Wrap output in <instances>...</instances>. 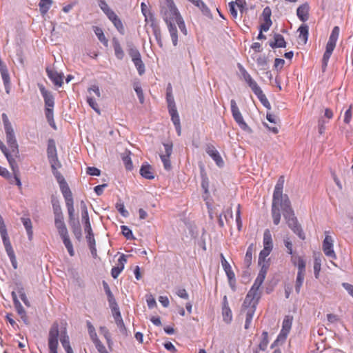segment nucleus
Segmentation results:
<instances>
[{"instance_id":"obj_10","label":"nucleus","mask_w":353,"mask_h":353,"mask_svg":"<svg viewBox=\"0 0 353 353\" xmlns=\"http://www.w3.org/2000/svg\"><path fill=\"white\" fill-rule=\"evenodd\" d=\"M230 105H231V112L232 117L234 119V121L236 122V123L239 125V127L245 130L250 132L251 129L248 125V124L245 122L243 117L236 105V103L235 100L232 99L230 101Z\"/></svg>"},{"instance_id":"obj_5","label":"nucleus","mask_w":353,"mask_h":353,"mask_svg":"<svg viewBox=\"0 0 353 353\" xmlns=\"http://www.w3.org/2000/svg\"><path fill=\"white\" fill-rule=\"evenodd\" d=\"M1 117L6 133V142L10 148V152L13 154L14 156L18 157V144L14 129L8 119L7 114L6 113H3Z\"/></svg>"},{"instance_id":"obj_38","label":"nucleus","mask_w":353,"mask_h":353,"mask_svg":"<svg viewBox=\"0 0 353 353\" xmlns=\"http://www.w3.org/2000/svg\"><path fill=\"white\" fill-rule=\"evenodd\" d=\"M93 30L97 35L98 39L103 43L105 47L108 46V40L105 37L102 28L98 26H93Z\"/></svg>"},{"instance_id":"obj_25","label":"nucleus","mask_w":353,"mask_h":353,"mask_svg":"<svg viewBox=\"0 0 353 353\" xmlns=\"http://www.w3.org/2000/svg\"><path fill=\"white\" fill-rule=\"evenodd\" d=\"M86 232V239L88 243L89 248L90 250L91 254L94 258L97 256V251L96 248V241L94 236V233L92 230H85Z\"/></svg>"},{"instance_id":"obj_45","label":"nucleus","mask_w":353,"mask_h":353,"mask_svg":"<svg viewBox=\"0 0 353 353\" xmlns=\"http://www.w3.org/2000/svg\"><path fill=\"white\" fill-rule=\"evenodd\" d=\"M115 321H116L117 327L120 329L121 332L123 335L127 336L128 335L127 330L124 325L123 321L121 319V314L119 312H118L117 313V315L115 316Z\"/></svg>"},{"instance_id":"obj_37","label":"nucleus","mask_w":353,"mask_h":353,"mask_svg":"<svg viewBox=\"0 0 353 353\" xmlns=\"http://www.w3.org/2000/svg\"><path fill=\"white\" fill-rule=\"evenodd\" d=\"M321 269V254L315 253L314 254V272L316 279L319 276V273Z\"/></svg>"},{"instance_id":"obj_53","label":"nucleus","mask_w":353,"mask_h":353,"mask_svg":"<svg viewBox=\"0 0 353 353\" xmlns=\"http://www.w3.org/2000/svg\"><path fill=\"white\" fill-rule=\"evenodd\" d=\"M99 5L100 8L105 14L106 16L109 15L113 10L109 7L108 3L104 0H99Z\"/></svg>"},{"instance_id":"obj_22","label":"nucleus","mask_w":353,"mask_h":353,"mask_svg":"<svg viewBox=\"0 0 353 353\" xmlns=\"http://www.w3.org/2000/svg\"><path fill=\"white\" fill-rule=\"evenodd\" d=\"M68 215H69L70 225L71 226L72 232H73L74 236L78 240H80L81 238V236H82V233H81V228L79 225V223L78 221H75L74 217V213H72V216L71 217L68 210ZM73 212H74V208H73Z\"/></svg>"},{"instance_id":"obj_16","label":"nucleus","mask_w":353,"mask_h":353,"mask_svg":"<svg viewBox=\"0 0 353 353\" xmlns=\"http://www.w3.org/2000/svg\"><path fill=\"white\" fill-rule=\"evenodd\" d=\"M9 165L12 170L13 176L10 175L8 181L10 184H16L19 188H21V181L19 178V169L15 159H9Z\"/></svg>"},{"instance_id":"obj_39","label":"nucleus","mask_w":353,"mask_h":353,"mask_svg":"<svg viewBox=\"0 0 353 353\" xmlns=\"http://www.w3.org/2000/svg\"><path fill=\"white\" fill-rule=\"evenodd\" d=\"M299 32V37L304 44L307 43L309 34V28L306 24H302L298 29Z\"/></svg>"},{"instance_id":"obj_63","label":"nucleus","mask_w":353,"mask_h":353,"mask_svg":"<svg viewBox=\"0 0 353 353\" xmlns=\"http://www.w3.org/2000/svg\"><path fill=\"white\" fill-rule=\"evenodd\" d=\"M129 55L131 57L132 61L138 59L141 57L139 51L136 48L130 49Z\"/></svg>"},{"instance_id":"obj_15","label":"nucleus","mask_w":353,"mask_h":353,"mask_svg":"<svg viewBox=\"0 0 353 353\" xmlns=\"http://www.w3.org/2000/svg\"><path fill=\"white\" fill-rule=\"evenodd\" d=\"M46 72L54 86L61 87L63 85L64 76L62 72H58L54 68H46Z\"/></svg>"},{"instance_id":"obj_33","label":"nucleus","mask_w":353,"mask_h":353,"mask_svg":"<svg viewBox=\"0 0 353 353\" xmlns=\"http://www.w3.org/2000/svg\"><path fill=\"white\" fill-rule=\"evenodd\" d=\"M270 46L272 48H285L286 42L281 34H275L274 35V41H271Z\"/></svg>"},{"instance_id":"obj_23","label":"nucleus","mask_w":353,"mask_h":353,"mask_svg":"<svg viewBox=\"0 0 353 353\" xmlns=\"http://www.w3.org/2000/svg\"><path fill=\"white\" fill-rule=\"evenodd\" d=\"M108 18L111 21L114 27L119 31V32L121 34H124L125 28L123 24L122 21L118 17V15L113 11L109 15L107 16Z\"/></svg>"},{"instance_id":"obj_11","label":"nucleus","mask_w":353,"mask_h":353,"mask_svg":"<svg viewBox=\"0 0 353 353\" xmlns=\"http://www.w3.org/2000/svg\"><path fill=\"white\" fill-rule=\"evenodd\" d=\"M59 326L54 323L50 328L48 339V347L50 353H57Z\"/></svg>"},{"instance_id":"obj_64","label":"nucleus","mask_w":353,"mask_h":353,"mask_svg":"<svg viewBox=\"0 0 353 353\" xmlns=\"http://www.w3.org/2000/svg\"><path fill=\"white\" fill-rule=\"evenodd\" d=\"M86 173L90 176H99L101 171L95 167H88L86 169Z\"/></svg>"},{"instance_id":"obj_13","label":"nucleus","mask_w":353,"mask_h":353,"mask_svg":"<svg viewBox=\"0 0 353 353\" xmlns=\"http://www.w3.org/2000/svg\"><path fill=\"white\" fill-rule=\"evenodd\" d=\"M257 304L258 303H246V299L244 300L243 310L245 312V329L246 330L250 326Z\"/></svg>"},{"instance_id":"obj_2","label":"nucleus","mask_w":353,"mask_h":353,"mask_svg":"<svg viewBox=\"0 0 353 353\" xmlns=\"http://www.w3.org/2000/svg\"><path fill=\"white\" fill-rule=\"evenodd\" d=\"M47 153L52 171L59 184L61 192L65 201V205L72 217L73 213L72 194L64 177L58 172V169L61 168L62 165L57 157L55 142L52 139L48 140Z\"/></svg>"},{"instance_id":"obj_4","label":"nucleus","mask_w":353,"mask_h":353,"mask_svg":"<svg viewBox=\"0 0 353 353\" xmlns=\"http://www.w3.org/2000/svg\"><path fill=\"white\" fill-rule=\"evenodd\" d=\"M266 273L267 268L263 265L254 284L245 296L246 303H252H252L259 302L261 296L259 289L265 279Z\"/></svg>"},{"instance_id":"obj_32","label":"nucleus","mask_w":353,"mask_h":353,"mask_svg":"<svg viewBox=\"0 0 353 353\" xmlns=\"http://www.w3.org/2000/svg\"><path fill=\"white\" fill-rule=\"evenodd\" d=\"M112 46L116 57L119 60H122L124 58L125 52L118 39L115 37L112 39Z\"/></svg>"},{"instance_id":"obj_8","label":"nucleus","mask_w":353,"mask_h":353,"mask_svg":"<svg viewBox=\"0 0 353 353\" xmlns=\"http://www.w3.org/2000/svg\"><path fill=\"white\" fill-rule=\"evenodd\" d=\"M339 31L340 30L338 26L334 27L329 37L322 59V67L323 70L327 68L329 59L336 47V41L339 36Z\"/></svg>"},{"instance_id":"obj_62","label":"nucleus","mask_w":353,"mask_h":353,"mask_svg":"<svg viewBox=\"0 0 353 353\" xmlns=\"http://www.w3.org/2000/svg\"><path fill=\"white\" fill-rule=\"evenodd\" d=\"M352 117V105H350L347 110L345 112L343 121L346 124H349L351 121Z\"/></svg>"},{"instance_id":"obj_1","label":"nucleus","mask_w":353,"mask_h":353,"mask_svg":"<svg viewBox=\"0 0 353 353\" xmlns=\"http://www.w3.org/2000/svg\"><path fill=\"white\" fill-rule=\"evenodd\" d=\"M284 182V176H281L274 187L272 203L273 222L275 225H278L280 223V210H281L289 228H290L301 239L304 240L305 239V233L294 215L288 196L283 193Z\"/></svg>"},{"instance_id":"obj_43","label":"nucleus","mask_w":353,"mask_h":353,"mask_svg":"<svg viewBox=\"0 0 353 353\" xmlns=\"http://www.w3.org/2000/svg\"><path fill=\"white\" fill-rule=\"evenodd\" d=\"M82 219L84 221V229L85 230H92L91 224L89 219L88 212L86 206L84 205V208L81 212Z\"/></svg>"},{"instance_id":"obj_9","label":"nucleus","mask_w":353,"mask_h":353,"mask_svg":"<svg viewBox=\"0 0 353 353\" xmlns=\"http://www.w3.org/2000/svg\"><path fill=\"white\" fill-rule=\"evenodd\" d=\"M54 106V97L50 93L46 92V117L49 125L57 130V126L54 121L53 108Z\"/></svg>"},{"instance_id":"obj_48","label":"nucleus","mask_w":353,"mask_h":353,"mask_svg":"<svg viewBox=\"0 0 353 353\" xmlns=\"http://www.w3.org/2000/svg\"><path fill=\"white\" fill-rule=\"evenodd\" d=\"M132 61L136 66L139 74L142 75L145 72V65L141 59V57Z\"/></svg>"},{"instance_id":"obj_36","label":"nucleus","mask_w":353,"mask_h":353,"mask_svg":"<svg viewBox=\"0 0 353 353\" xmlns=\"http://www.w3.org/2000/svg\"><path fill=\"white\" fill-rule=\"evenodd\" d=\"M263 248L272 250L273 243L272 239V234L269 230H265L263 233Z\"/></svg>"},{"instance_id":"obj_54","label":"nucleus","mask_w":353,"mask_h":353,"mask_svg":"<svg viewBox=\"0 0 353 353\" xmlns=\"http://www.w3.org/2000/svg\"><path fill=\"white\" fill-rule=\"evenodd\" d=\"M122 160L125 168L128 170H131L133 168V165L130 154H123L122 157Z\"/></svg>"},{"instance_id":"obj_19","label":"nucleus","mask_w":353,"mask_h":353,"mask_svg":"<svg viewBox=\"0 0 353 353\" xmlns=\"http://www.w3.org/2000/svg\"><path fill=\"white\" fill-rule=\"evenodd\" d=\"M240 71L244 81L248 83L254 93L256 92L261 89L257 83L252 78L250 74L242 66L240 67Z\"/></svg>"},{"instance_id":"obj_3","label":"nucleus","mask_w":353,"mask_h":353,"mask_svg":"<svg viewBox=\"0 0 353 353\" xmlns=\"http://www.w3.org/2000/svg\"><path fill=\"white\" fill-rule=\"evenodd\" d=\"M167 7L163 10V19L168 26L173 45L178 43L177 28L176 23L182 18L173 0H165Z\"/></svg>"},{"instance_id":"obj_18","label":"nucleus","mask_w":353,"mask_h":353,"mask_svg":"<svg viewBox=\"0 0 353 353\" xmlns=\"http://www.w3.org/2000/svg\"><path fill=\"white\" fill-rule=\"evenodd\" d=\"M240 71L244 81L248 83L254 93L256 92L261 89L257 83L252 78L250 74L242 66L240 67Z\"/></svg>"},{"instance_id":"obj_58","label":"nucleus","mask_w":353,"mask_h":353,"mask_svg":"<svg viewBox=\"0 0 353 353\" xmlns=\"http://www.w3.org/2000/svg\"><path fill=\"white\" fill-rule=\"evenodd\" d=\"M166 100L168 103V107L171 106L172 105H175L171 88H168L167 89Z\"/></svg>"},{"instance_id":"obj_46","label":"nucleus","mask_w":353,"mask_h":353,"mask_svg":"<svg viewBox=\"0 0 353 353\" xmlns=\"http://www.w3.org/2000/svg\"><path fill=\"white\" fill-rule=\"evenodd\" d=\"M195 6L200 9V10L205 14L210 13V10L205 3L202 0H193L192 1Z\"/></svg>"},{"instance_id":"obj_21","label":"nucleus","mask_w":353,"mask_h":353,"mask_svg":"<svg viewBox=\"0 0 353 353\" xmlns=\"http://www.w3.org/2000/svg\"><path fill=\"white\" fill-rule=\"evenodd\" d=\"M205 151L207 154L212 157V159L216 162L219 166H222L223 161L219 154V152L216 150L215 147L212 144H208L206 146Z\"/></svg>"},{"instance_id":"obj_34","label":"nucleus","mask_w":353,"mask_h":353,"mask_svg":"<svg viewBox=\"0 0 353 353\" xmlns=\"http://www.w3.org/2000/svg\"><path fill=\"white\" fill-rule=\"evenodd\" d=\"M221 256V264L223 268L224 271L229 279V281H232L234 279L235 275L234 272L232 270V268L227 260L225 259L223 254Z\"/></svg>"},{"instance_id":"obj_26","label":"nucleus","mask_w":353,"mask_h":353,"mask_svg":"<svg viewBox=\"0 0 353 353\" xmlns=\"http://www.w3.org/2000/svg\"><path fill=\"white\" fill-rule=\"evenodd\" d=\"M222 315L223 321L226 323H230L232 319V313L229 307L227 296H225L223 299Z\"/></svg>"},{"instance_id":"obj_47","label":"nucleus","mask_w":353,"mask_h":353,"mask_svg":"<svg viewBox=\"0 0 353 353\" xmlns=\"http://www.w3.org/2000/svg\"><path fill=\"white\" fill-rule=\"evenodd\" d=\"M254 94L256 95V97H258L259 101L261 102V103L265 108H270V102H269L268 99H267L265 94L263 92L261 89L258 90Z\"/></svg>"},{"instance_id":"obj_35","label":"nucleus","mask_w":353,"mask_h":353,"mask_svg":"<svg viewBox=\"0 0 353 353\" xmlns=\"http://www.w3.org/2000/svg\"><path fill=\"white\" fill-rule=\"evenodd\" d=\"M21 221L26 228L28 237L29 240H31L32 239L33 232H32V221L30 219L28 216H22L21 218Z\"/></svg>"},{"instance_id":"obj_30","label":"nucleus","mask_w":353,"mask_h":353,"mask_svg":"<svg viewBox=\"0 0 353 353\" xmlns=\"http://www.w3.org/2000/svg\"><path fill=\"white\" fill-rule=\"evenodd\" d=\"M55 226L60 236L68 234V230L63 221V214H59L54 219Z\"/></svg>"},{"instance_id":"obj_49","label":"nucleus","mask_w":353,"mask_h":353,"mask_svg":"<svg viewBox=\"0 0 353 353\" xmlns=\"http://www.w3.org/2000/svg\"><path fill=\"white\" fill-rule=\"evenodd\" d=\"M171 119L175 126L177 134L180 136L181 134V127L179 114L173 117H171Z\"/></svg>"},{"instance_id":"obj_20","label":"nucleus","mask_w":353,"mask_h":353,"mask_svg":"<svg viewBox=\"0 0 353 353\" xmlns=\"http://www.w3.org/2000/svg\"><path fill=\"white\" fill-rule=\"evenodd\" d=\"M240 71L244 81L248 83L254 93L256 92L261 89L257 83L252 78L250 74L242 66L240 67Z\"/></svg>"},{"instance_id":"obj_52","label":"nucleus","mask_w":353,"mask_h":353,"mask_svg":"<svg viewBox=\"0 0 353 353\" xmlns=\"http://www.w3.org/2000/svg\"><path fill=\"white\" fill-rule=\"evenodd\" d=\"M103 287H104L105 292V293L107 294L108 299V301H109L110 304L115 303L114 297L113 294L112 293V292H111V290L110 289V287L108 285V283L104 282L103 283Z\"/></svg>"},{"instance_id":"obj_55","label":"nucleus","mask_w":353,"mask_h":353,"mask_svg":"<svg viewBox=\"0 0 353 353\" xmlns=\"http://www.w3.org/2000/svg\"><path fill=\"white\" fill-rule=\"evenodd\" d=\"M0 149L1 150V152L4 154V155L6 156L8 161L9 162V159L10 160H12V159H14L13 158V154H12L8 149L6 147V145L3 143V142L0 140Z\"/></svg>"},{"instance_id":"obj_17","label":"nucleus","mask_w":353,"mask_h":353,"mask_svg":"<svg viewBox=\"0 0 353 353\" xmlns=\"http://www.w3.org/2000/svg\"><path fill=\"white\" fill-rule=\"evenodd\" d=\"M92 92L95 94L97 98H100L101 93L99 87L94 85L88 89L89 95L87 97V102L94 111H96L98 114H100L99 105L96 102V100L93 99V97L92 96Z\"/></svg>"},{"instance_id":"obj_29","label":"nucleus","mask_w":353,"mask_h":353,"mask_svg":"<svg viewBox=\"0 0 353 353\" xmlns=\"http://www.w3.org/2000/svg\"><path fill=\"white\" fill-rule=\"evenodd\" d=\"M309 10L310 6L307 3H305L299 6L296 10V14L301 21L305 22L308 20Z\"/></svg>"},{"instance_id":"obj_56","label":"nucleus","mask_w":353,"mask_h":353,"mask_svg":"<svg viewBox=\"0 0 353 353\" xmlns=\"http://www.w3.org/2000/svg\"><path fill=\"white\" fill-rule=\"evenodd\" d=\"M93 342L99 353H108L104 345L97 338L94 339Z\"/></svg>"},{"instance_id":"obj_59","label":"nucleus","mask_w":353,"mask_h":353,"mask_svg":"<svg viewBox=\"0 0 353 353\" xmlns=\"http://www.w3.org/2000/svg\"><path fill=\"white\" fill-rule=\"evenodd\" d=\"M17 292L19 293L20 299L23 302V303L26 305L29 306V301H28V298H27V296L26 295V293L24 292L23 288H18Z\"/></svg>"},{"instance_id":"obj_6","label":"nucleus","mask_w":353,"mask_h":353,"mask_svg":"<svg viewBox=\"0 0 353 353\" xmlns=\"http://www.w3.org/2000/svg\"><path fill=\"white\" fill-rule=\"evenodd\" d=\"M0 234L2 239L3 244L4 245L6 252L10 259V261L12 263V265L14 269L17 268V262L16 256L14 252V250L12 248V246L11 245L6 226L4 223L3 219L0 214Z\"/></svg>"},{"instance_id":"obj_60","label":"nucleus","mask_w":353,"mask_h":353,"mask_svg":"<svg viewBox=\"0 0 353 353\" xmlns=\"http://www.w3.org/2000/svg\"><path fill=\"white\" fill-rule=\"evenodd\" d=\"M262 17L264 21H271V10L269 7H265L262 12Z\"/></svg>"},{"instance_id":"obj_51","label":"nucleus","mask_w":353,"mask_h":353,"mask_svg":"<svg viewBox=\"0 0 353 353\" xmlns=\"http://www.w3.org/2000/svg\"><path fill=\"white\" fill-rule=\"evenodd\" d=\"M263 339L259 343V348L260 350L264 351L266 350L268 345V334L267 332H263L262 334Z\"/></svg>"},{"instance_id":"obj_61","label":"nucleus","mask_w":353,"mask_h":353,"mask_svg":"<svg viewBox=\"0 0 353 353\" xmlns=\"http://www.w3.org/2000/svg\"><path fill=\"white\" fill-rule=\"evenodd\" d=\"M161 159L163 163V166L165 170H170L171 168V163L170 160V157H168V155H160Z\"/></svg>"},{"instance_id":"obj_12","label":"nucleus","mask_w":353,"mask_h":353,"mask_svg":"<svg viewBox=\"0 0 353 353\" xmlns=\"http://www.w3.org/2000/svg\"><path fill=\"white\" fill-rule=\"evenodd\" d=\"M292 321H293V316L287 315L285 316L283 323H282V328L279 333V334L277 336L276 340L274 343L278 341H285L287 339V336L288 334L290 333L292 325Z\"/></svg>"},{"instance_id":"obj_44","label":"nucleus","mask_w":353,"mask_h":353,"mask_svg":"<svg viewBox=\"0 0 353 353\" xmlns=\"http://www.w3.org/2000/svg\"><path fill=\"white\" fill-rule=\"evenodd\" d=\"M63 347L67 353H74L70 344L69 336L66 334L62 335L60 339Z\"/></svg>"},{"instance_id":"obj_41","label":"nucleus","mask_w":353,"mask_h":353,"mask_svg":"<svg viewBox=\"0 0 353 353\" xmlns=\"http://www.w3.org/2000/svg\"><path fill=\"white\" fill-rule=\"evenodd\" d=\"M141 12L145 17V21L147 23H151V19L155 20L154 17L150 12V11L148 9V7L145 3H141Z\"/></svg>"},{"instance_id":"obj_28","label":"nucleus","mask_w":353,"mask_h":353,"mask_svg":"<svg viewBox=\"0 0 353 353\" xmlns=\"http://www.w3.org/2000/svg\"><path fill=\"white\" fill-rule=\"evenodd\" d=\"M140 174L145 179L152 180L154 179V172L152 167L148 163H143L140 168Z\"/></svg>"},{"instance_id":"obj_24","label":"nucleus","mask_w":353,"mask_h":353,"mask_svg":"<svg viewBox=\"0 0 353 353\" xmlns=\"http://www.w3.org/2000/svg\"><path fill=\"white\" fill-rule=\"evenodd\" d=\"M126 257L125 254H122L118 259V266L112 268L111 275L114 279H117L124 269L125 263L127 261Z\"/></svg>"},{"instance_id":"obj_31","label":"nucleus","mask_w":353,"mask_h":353,"mask_svg":"<svg viewBox=\"0 0 353 353\" xmlns=\"http://www.w3.org/2000/svg\"><path fill=\"white\" fill-rule=\"evenodd\" d=\"M150 25L152 28L153 33L157 43L161 48H162L163 45L162 41L161 31L159 25L157 24L156 20L152 19H151V23Z\"/></svg>"},{"instance_id":"obj_50","label":"nucleus","mask_w":353,"mask_h":353,"mask_svg":"<svg viewBox=\"0 0 353 353\" xmlns=\"http://www.w3.org/2000/svg\"><path fill=\"white\" fill-rule=\"evenodd\" d=\"M272 250L268 249H263L259 256V263L261 265L263 263H265L266 258L270 255Z\"/></svg>"},{"instance_id":"obj_7","label":"nucleus","mask_w":353,"mask_h":353,"mask_svg":"<svg viewBox=\"0 0 353 353\" xmlns=\"http://www.w3.org/2000/svg\"><path fill=\"white\" fill-rule=\"evenodd\" d=\"M291 262L295 267L297 268V276L295 283V290L297 294L301 291V288L303 285L305 275V268L306 261L303 256L299 255H292L291 258Z\"/></svg>"},{"instance_id":"obj_42","label":"nucleus","mask_w":353,"mask_h":353,"mask_svg":"<svg viewBox=\"0 0 353 353\" xmlns=\"http://www.w3.org/2000/svg\"><path fill=\"white\" fill-rule=\"evenodd\" d=\"M253 244H251L248 248L245 253L244 259V264L247 268H249L252 263V255L254 253Z\"/></svg>"},{"instance_id":"obj_57","label":"nucleus","mask_w":353,"mask_h":353,"mask_svg":"<svg viewBox=\"0 0 353 353\" xmlns=\"http://www.w3.org/2000/svg\"><path fill=\"white\" fill-rule=\"evenodd\" d=\"M122 234L126 239H131L133 238V234L132 230L126 225L121 226Z\"/></svg>"},{"instance_id":"obj_27","label":"nucleus","mask_w":353,"mask_h":353,"mask_svg":"<svg viewBox=\"0 0 353 353\" xmlns=\"http://www.w3.org/2000/svg\"><path fill=\"white\" fill-rule=\"evenodd\" d=\"M13 303L14 305V307L17 312V313L21 316V318L23 319V321L26 323V311L22 306L21 303L19 301L17 294L15 292H12L11 293Z\"/></svg>"},{"instance_id":"obj_40","label":"nucleus","mask_w":353,"mask_h":353,"mask_svg":"<svg viewBox=\"0 0 353 353\" xmlns=\"http://www.w3.org/2000/svg\"><path fill=\"white\" fill-rule=\"evenodd\" d=\"M63 243L64 245L65 246L69 254L71 256H73L74 255V250L73 249L72 243L70 239V236L68 233L64 235L61 236Z\"/></svg>"},{"instance_id":"obj_14","label":"nucleus","mask_w":353,"mask_h":353,"mask_svg":"<svg viewBox=\"0 0 353 353\" xmlns=\"http://www.w3.org/2000/svg\"><path fill=\"white\" fill-rule=\"evenodd\" d=\"M325 236L323 242L322 249L324 254L332 259H336V254L333 249L334 240L332 237L327 234L328 232H325Z\"/></svg>"}]
</instances>
